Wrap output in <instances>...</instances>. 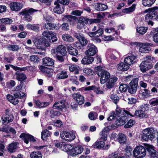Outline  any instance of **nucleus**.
I'll return each instance as SVG.
<instances>
[{
    "instance_id": "f257e3e1",
    "label": "nucleus",
    "mask_w": 158,
    "mask_h": 158,
    "mask_svg": "<svg viewBox=\"0 0 158 158\" xmlns=\"http://www.w3.org/2000/svg\"><path fill=\"white\" fill-rule=\"evenodd\" d=\"M148 104L141 105L139 106V110H135L134 113H132L130 110H125L117 107L116 109V114L114 111H111L107 118V120L111 121L113 120L116 117V124L118 126H120L124 124L127 116L129 115L140 118H147L148 117L147 114L148 110Z\"/></svg>"
},
{
    "instance_id": "f03ea898",
    "label": "nucleus",
    "mask_w": 158,
    "mask_h": 158,
    "mask_svg": "<svg viewBox=\"0 0 158 158\" xmlns=\"http://www.w3.org/2000/svg\"><path fill=\"white\" fill-rule=\"evenodd\" d=\"M142 133L141 138L143 140L147 141L148 139L152 140L155 137L157 131L153 127H148L143 130Z\"/></svg>"
},
{
    "instance_id": "7ed1b4c3",
    "label": "nucleus",
    "mask_w": 158,
    "mask_h": 158,
    "mask_svg": "<svg viewBox=\"0 0 158 158\" xmlns=\"http://www.w3.org/2000/svg\"><path fill=\"white\" fill-rule=\"evenodd\" d=\"M97 74L100 77V82L102 84L105 83L110 77V73L105 70L104 68L101 66H98L96 68Z\"/></svg>"
},
{
    "instance_id": "20e7f679",
    "label": "nucleus",
    "mask_w": 158,
    "mask_h": 158,
    "mask_svg": "<svg viewBox=\"0 0 158 158\" xmlns=\"http://www.w3.org/2000/svg\"><path fill=\"white\" fill-rule=\"evenodd\" d=\"M157 9H158V7H156L153 8H149L146 10L145 11V12L147 13L145 15L146 20H157L158 18V16L156 10Z\"/></svg>"
},
{
    "instance_id": "39448f33",
    "label": "nucleus",
    "mask_w": 158,
    "mask_h": 158,
    "mask_svg": "<svg viewBox=\"0 0 158 158\" xmlns=\"http://www.w3.org/2000/svg\"><path fill=\"white\" fill-rule=\"evenodd\" d=\"M14 95L15 97L10 94H8L6 95V98L10 102L14 105L17 104L19 102L17 98H20L25 96L24 93L22 92L19 93H16L14 94Z\"/></svg>"
},
{
    "instance_id": "423d86ee",
    "label": "nucleus",
    "mask_w": 158,
    "mask_h": 158,
    "mask_svg": "<svg viewBox=\"0 0 158 158\" xmlns=\"http://www.w3.org/2000/svg\"><path fill=\"white\" fill-rule=\"evenodd\" d=\"M146 151L145 148L142 146L136 147L133 151L134 156L136 158H142L145 156Z\"/></svg>"
},
{
    "instance_id": "0eeeda50",
    "label": "nucleus",
    "mask_w": 158,
    "mask_h": 158,
    "mask_svg": "<svg viewBox=\"0 0 158 158\" xmlns=\"http://www.w3.org/2000/svg\"><path fill=\"white\" fill-rule=\"evenodd\" d=\"M37 10L32 8L26 9L23 10L20 13V14L23 16L25 18V20L27 22H30L32 19V17L30 15H32L34 12L37 11Z\"/></svg>"
},
{
    "instance_id": "6e6552de",
    "label": "nucleus",
    "mask_w": 158,
    "mask_h": 158,
    "mask_svg": "<svg viewBox=\"0 0 158 158\" xmlns=\"http://www.w3.org/2000/svg\"><path fill=\"white\" fill-rule=\"evenodd\" d=\"M42 36L48 40H52L53 42H55L57 40L56 33L52 31H45L43 32Z\"/></svg>"
},
{
    "instance_id": "1a4fd4ad",
    "label": "nucleus",
    "mask_w": 158,
    "mask_h": 158,
    "mask_svg": "<svg viewBox=\"0 0 158 158\" xmlns=\"http://www.w3.org/2000/svg\"><path fill=\"white\" fill-rule=\"evenodd\" d=\"M60 135L62 139L67 141H71L75 138V135L74 133L65 131L62 132Z\"/></svg>"
},
{
    "instance_id": "9d476101",
    "label": "nucleus",
    "mask_w": 158,
    "mask_h": 158,
    "mask_svg": "<svg viewBox=\"0 0 158 158\" xmlns=\"http://www.w3.org/2000/svg\"><path fill=\"white\" fill-rule=\"evenodd\" d=\"M66 53L65 48L63 45H59L56 49H52V54L53 56H56L57 55L65 56Z\"/></svg>"
},
{
    "instance_id": "9b49d317",
    "label": "nucleus",
    "mask_w": 158,
    "mask_h": 158,
    "mask_svg": "<svg viewBox=\"0 0 158 158\" xmlns=\"http://www.w3.org/2000/svg\"><path fill=\"white\" fill-rule=\"evenodd\" d=\"M84 148L81 146H75L72 148L69 153V155L71 156L74 157L77 155L81 154L83 152Z\"/></svg>"
},
{
    "instance_id": "f8f14e48",
    "label": "nucleus",
    "mask_w": 158,
    "mask_h": 158,
    "mask_svg": "<svg viewBox=\"0 0 158 158\" xmlns=\"http://www.w3.org/2000/svg\"><path fill=\"white\" fill-rule=\"evenodd\" d=\"M106 56L112 59L115 60L120 57V53L115 50L109 49L106 52Z\"/></svg>"
},
{
    "instance_id": "ddd939ff",
    "label": "nucleus",
    "mask_w": 158,
    "mask_h": 158,
    "mask_svg": "<svg viewBox=\"0 0 158 158\" xmlns=\"http://www.w3.org/2000/svg\"><path fill=\"white\" fill-rule=\"evenodd\" d=\"M87 50L85 52V54L89 56H93L98 52L97 47L93 44L89 43L87 47Z\"/></svg>"
},
{
    "instance_id": "4468645a",
    "label": "nucleus",
    "mask_w": 158,
    "mask_h": 158,
    "mask_svg": "<svg viewBox=\"0 0 158 158\" xmlns=\"http://www.w3.org/2000/svg\"><path fill=\"white\" fill-rule=\"evenodd\" d=\"M9 110H6L5 114H3L1 117V119L3 123H8L12 121L14 117L10 113Z\"/></svg>"
},
{
    "instance_id": "2eb2a0df",
    "label": "nucleus",
    "mask_w": 158,
    "mask_h": 158,
    "mask_svg": "<svg viewBox=\"0 0 158 158\" xmlns=\"http://www.w3.org/2000/svg\"><path fill=\"white\" fill-rule=\"evenodd\" d=\"M121 150L122 149L121 148H118V151L115 152L110 154L108 156V158H127V156L123 155Z\"/></svg>"
},
{
    "instance_id": "dca6fc26",
    "label": "nucleus",
    "mask_w": 158,
    "mask_h": 158,
    "mask_svg": "<svg viewBox=\"0 0 158 158\" xmlns=\"http://www.w3.org/2000/svg\"><path fill=\"white\" fill-rule=\"evenodd\" d=\"M128 90L131 94L135 93L136 91L138 85V81L137 79L132 80L129 83Z\"/></svg>"
},
{
    "instance_id": "f3484780",
    "label": "nucleus",
    "mask_w": 158,
    "mask_h": 158,
    "mask_svg": "<svg viewBox=\"0 0 158 158\" xmlns=\"http://www.w3.org/2000/svg\"><path fill=\"white\" fill-rule=\"evenodd\" d=\"M72 97L80 105L83 104L85 102L84 97L79 93H74L72 95Z\"/></svg>"
},
{
    "instance_id": "a211bd4d",
    "label": "nucleus",
    "mask_w": 158,
    "mask_h": 158,
    "mask_svg": "<svg viewBox=\"0 0 158 158\" xmlns=\"http://www.w3.org/2000/svg\"><path fill=\"white\" fill-rule=\"evenodd\" d=\"M67 105V103L64 100L55 102L53 105L54 109L61 111L63 109L65 108Z\"/></svg>"
},
{
    "instance_id": "6ab92c4d",
    "label": "nucleus",
    "mask_w": 158,
    "mask_h": 158,
    "mask_svg": "<svg viewBox=\"0 0 158 158\" xmlns=\"http://www.w3.org/2000/svg\"><path fill=\"white\" fill-rule=\"evenodd\" d=\"M89 19L87 18L81 17L79 18L77 24V28L81 29L86 25L89 22Z\"/></svg>"
},
{
    "instance_id": "aec40b11",
    "label": "nucleus",
    "mask_w": 158,
    "mask_h": 158,
    "mask_svg": "<svg viewBox=\"0 0 158 158\" xmlns=\"http://www.w3.org/2000/svg\"><path fill=\"white\" fill-rule=\"evenodd\" d=\"M147 148L149 153L150 158H158V152L154 149L153 146L148 145Z\"/></svg>"
},
{
    "instance_id": "412c9836",
    "label": "nucleus",
    "mask_w": 158,
    "mask_h": 158,
    "mask_svg": "<svg viewBox=\"0 0 158 158\" xmlns=\"http://www.w3.org/2000/svg\"><path fill=\"white\" fill-rule=\"evenodd\" d=\"M20 137L24 140V142L26 144L28 143L29 141L33 142L35 141L33 136L28 134H21Z\"/></svg>"
},
{
    "instance_id": "4be33fe9",
    "label": "nucleus",
    "mask_w": 158,
    "mask_h": 158,
    "mask_svg": "<svg viewBox=\"0 0 158 158\" xmlns=\"http://www.w3.org/2000/svg\"><path fill=\"white\" fill-rule=\"evenodd\" d=\"M136 61V57L133 55L126 57L124 60L125 63L127 64L129 67L135 63Z\"/></svg>"
},
{
    "instance_id": "5701e85b",
    "label": "nucleus",
    "mask_w": 158,
    "mask_h": 158,
    "mask_svg": "<svg viewBox=\"0 0 158 158\" xmlns=\"http://www.w3.org/2000/svg\"><path fill=\"white\" fill-rule=\"evenodd\" d=\"M10 6L12 11H18L23 8V5L21 3L14 2L10 3Z\"/></svg>"
},
{
    "instance_id": "b1692460",
    "label": "nucleus",
    "mask_w": 158,
    "mask_h": 158,
    "mask_svg": "<svg viewBox=\"0 0 158 158\" xmlns=\"http://www.w3.org/2000/svg\"><path fill=\"white\" fill-rule=\"evenodd\" d=\"M150 44L148 43H140V48L139 51L141 53H148L149 50V48L148 46H149Z\"/></svg>"
},
{
    "instance_id": "393cba45",
    "label": "nucleus",
    "mask_w": 158,
    "mask_h": 158,
    "mask_svg": "<svg viewBox=\"0 0 158 158\" xmlns=\"http://www.w3.org/2000/svg\"><path fill=\"white\" fill-rule=\"evenodd\" d=\"M78 40L80 44L78 42H75L74 44V46L78 48H81L80 44L81 46H85L88 43V40L83 36H81Z\"/></svg>"
},
{
    "instance_id": "a878e982",
    "label": "nucleus",
    "mask_w": 158,
    "mask_h": 158,
    "mask_svg": "<svg viewBox=\"0 0 158 158\" xmlns=\"http://www.w3.org/2000/svg\"><path fill=\"white\" fill-rule=\"evenodd\" d=\"M54 4L55 6L54 7L53 10L55 13L60 14L64 12V7L62 5H60L58 3L56 4L55 2L54 3Z\"/></svg>"
},
{
    "instance_id": "bb28decb",
    "label": "nucleus",
    "mask_w": 158,
    "mask_h": 158,
    "mask_svg": "<svg viewBox=\"0 0 158 158\" xmlns=\"http://www.w3.org/2000/svg\"><path fill=\"white\" fill-rule=\"evenodd\" d=\"M139 67L141 71L143 73H144L150 69L152 67V65L150 64H148L146 62L143 61L140 64Z\"/></svg>"
},
{
    "instance_id": "cd10ccee",
    "label": "nucleus",
    "mask_w": 158,
    "mask_h": 158,
    "mask_svg": "<svg viewBox=\"0 0 158 158\" xmlns=\"http://www.w3.org/2000/svg\"><path fill=\"white\" fill-rule=\"evenodd\" d=\"M39 69L41 72L46 74L48 77H50L52 76L51 69L41 65L39 67Z\"/></svg>"
},
{
    "instance_id": "c85d7f7f",
    "label": "nucleus",
    "mask_w": 158,
    "mask_h": 158,
    "mask_svg": "<svg viewBox=\"0 0 158 158\" xmlns=\"http://www.w3.org/2000/svg\"><path fill=\"white\" fill-rule=\"evenodd\" d=\"M43 64L46 66H52L54 64V60L49 57H45L42 59Z\"/></svg>"
},
{
    "instance_id": "c756f323",
    "label": "nucleus",
    "mask_w": 158,
    "mask_h": 158,
    "mask_svg": "<svg viewBox=\"0 0 158 158\" xmlns=\"http://www.w3.org/2000/svg\"><path fill=\"white\" fill-rule=\"evenodd\" d=\"M92 31H94L96 37L101 36L103 33V29L98 26H94L92 29Z\"/></svg>"
},
{
    "instance_id": "7c9ffc66",
    "label": "nucleus",
    "mask_w": 158,
    "mask_h": 158,
    "mask_svg": "<svg viewBox=\"0 0 158 158\" xmlns=\"http://www.w3.org/2000/svg\"><path fill=\"white\" fill-rule=\"evenodd\" d=\"M68 77V75L66 71H62L56 74V78L59 80L67 78Z\"/></svg>"
},
{
    "instance_id": "2f4dec72",
    "label": "nucleus",
    "mask_w": 158,
    "mask_h": 158,
    "mask_svg": "<svg viewBox=\"0 0 158 158\" xmlns=\"http://www.w3.org/2000/svg\"><path fill=\"white\" fill-rule=\"evenodd\" d=\"M94 59L92 57L85 56L81 60V63L83 64H88L91 63Z\"/></svg>"
},
{
    "instance_id": "473e14b6",
    "label": "nucleus",
    "mask_w": 158,
    "mask_h": 158,
    "mask_svg": "<svg viewBox=\"0 0 158 158\" xmlns=\"http://www.w3.org/2000/svg\"><path fill=\"white\" fill-rule=\"evenodd\" d=\"M117 68L118 70L124 71L127 70L129 67L127 64L121 62L117 66Z\"/></svg>"
},
{
    "instance_id": "72a5a7b5",
    "label": "nucleus",
    "mask_w": 158,
    "mask_h": 158,
    "mask_svg": "<svg viewBox=\"0 0 158 158\" xmlns=\"http://www.w3.org/2000/svg\"><path fill=\"white\" fill-rule=\"evenodd\" d=\"M117 78L115 77H114L110 78L108 82L106 83V86L107 88L110 89L112 87L114 84V83L117 81Z\"/></svg>"
},
{
    "instance_id": "f704fd0d",
    "label": "nucleus",
    "mask_w": 158,
    "mask_h": 158,
    "mask_svg": "<svg viewBox=\"0 0 158 158\" xmlns=\"http://www.w3.org/2000/svg\"><path fill=\"white\" fill-rule=\"evenodd\" d=\"M35 102L36 106L39 108L45 107L49 104L48 102H41L39 100H35Z\"/></svg>"
},
{
    "instance_id": "c9c22d12",
    "label": "nucleus",
    "mask_w": 158,
    "mask_h": 158,
    "mask_svg": "<svg viewBox=\"0 0 158 158\" xmlns=\"http://www.w3.org/2000/svg\"><path fill=\"white\" fill-rule=\"evenodd\" d=\"M105 143L104 141L97 140L92 145V147L94 148H101L104 147Z\"/></svg>"
},
{
    "instance_id": "e433bc0d",
    "label": "nucleus",
    "mask_w": 158,
    "mask_h": 158,
    "mask_svg": "<svg viewBox=\"0 0 158 158\" xmlns=\"http://www.w3.org/2000/svg\"><path fill=\"white\" fill-rule=\"evenodd\" d=\"M67 49L68 52L71 55L76 56L78 54L77 50L70 45L68 46Z\"/></svg>"
},
{
    "instance_id": "4c0bfd02",
    "label": "nucleus",
    "mask_w": 158,
    "mask_h": 158,
    "mask_svg": "<svg viewBox=\"0 0 158 158\" xmlns=\"http://www.w3.org/2000/svg\"><path fill=\"white\" fill-rule=\"evenodd\" d=\"M95 8L97 10L100 11L106 10L108 7L107 5L105 4L97 3L95 5Z\"/></svg>"
},
{
    "instance_id": "58836bf2",
    "label": "nucleus",
    "mask_w": 158,
    "mask_h": 158,
    "mask_svg": "<svg viewBox=\"0 0 158 158\" xmlns=\"http://www.w3.org/2000/svg\"><path fill=\"white\" fill-rule=\"evenodd\" d=\"M42 156L41 152L39 151H34L30 154L31 158H42Z\"/></svg>"
},
{
    "instance_id": "ea45409f",
    "label": "nucleus",
    "mask_w": 158,
    "mask_h": 158,
    "mask_svg": "<svg viewBox=\"0 0 158 158\" xmlns=\"http://www.w3.org/2000/svg\"><path fill=\"white\" fill-rule=\"evenodd\" d=\"M17 147V143H14L9 145L7 149L9 152L12 153L16 151Z\"/></svg>"
},
{
    "instance_id": "a19ab883",
    "label": "nucleus",
    "mask_w": 158,
    "mask_h": 158,
    "mask_svg": "<svg viewBox=\"0 0 158 158\" xmlns=\"http://www.w3.org/2000/svg\"><path fill=\"white\" fill-rule=\"evenodd\" d=\"M43 27L47 29L53 30L56 29V25L54 23H44Z\"/></svg>"
},
{
    "instance_id": "79ce46f5",
    "label": "nucleus",
    "mask_w": 158,
    "mask_h": 158,
    "mask_svg": "<svg viewBox=\"0 0 158 158\" xmlns=\"http://www.w3.org/2000/svg\"><path fill=\"white\" fill-rule=\"evenodd\" d=\"M118 140L120 144H123L126 141V137L124 134L120 133L118 134Z\"/></svg>"
},
{
    "instance_id": "37998d69",
    "label": "nucleus",
    "mask_w": 158,
    "mask_h": 158,
    "mask_svg": "<svg viewBox=\"0 0 158 158\" xmlns=\"http://www.w3.org/2000/svg\"><path fill=\"white\" fill-rule=\"evenodd\" d=\"M50 132L47 129L43 130L41 132V138L43 140H46L50 135Z\"/></svg>"
},
{
    "instance_id": "c03bdc74",
    "label": "nucleus",
    "mask_w": 158,
    "mask_h": 158,
    "mask_svg": "<svg viewBox=\"0 0 158 158\" xmlns=\"http://www.w3.org/2000/svg\"><path fill=\"white\" fill-rule=\"evenodd\" d=\"M156 0H142V4L145 6H151Z\"/></svg>"
},
{
    "instance_id": "a18cd8bd",
    "label": "nucleus",
    "mask_w": 158,
    "mask_h": 158,
    "mask_svg": "<svg viewBox=\"0 0 158 158\" xmlns=\"http://www.w3.org/2000/svg\"><path fill=\"white\" fill-rule=\"evenodd\" d=\"M148 29L147 27H137L136 31L139 34L143 35L147 32Z\"/></svg>"
},
{
    "instance_id": "49530a36",
    "label": "nucleus",
    "mask_w": 158,
    "mask_h": 158,
    "mask_svg": "<svg viewBox=\"0 0 158 158\" xmlns=\"http://www.w3.org/2000/svg\"><path fill=\"white\" fill-rule=\"evenodd\" d=\"M62 39L64 41L68 42H72L74 41L73 38L69 35L68 34H64L62 35Z\"/></svg>"
},
{
    "instance_id": "de8ad7c7",
    "label": "nucleus",
    "mask_w": 158,
    "mask_h": 158,
    "mask_svg": "<svg viewBox=\"0 0 158 158\" xmlns=\"http://www.w3.org/2000/svg\"><path fill=\"white\" fill-rule=\"evenodd\" d=\"M141 96L144 98H146L152 96L150 91L147 89H144L141 93Z\"/></svg>"
},
{
    "instance_id": "09e8293b",
    "label": "nucleus",
    "mask_w": 158,
    "mask_h": 158,
    "mask_svg": "<svg viewBox=\"0 0 158 158\" xmlns=\"http://www.w3.org/2000/svg\"><path fill=\"white\" fill-rule=\"evenodd\" d=\"M135 4H133L131 7L123 9L122 10V12L126 13L131 12L134 11L135 8Z\"/></svg>"
},
{
    "instance_id": "8fccbe9b",
    "label": "nucleus",
    "mask_w": 158,
    "mask_h": 158,
    "mask_svg": "<svg viewBox=\"0 0 158 158\" xmlns=\"http://www.w3.org/2000/svg\"><path fill=\"white\" fill-rule=\"evenodd\" d=\"M13 22V20L9 18H2L0 19V22L6 24L10 25Z\"/></svg>"
},
{
    "instance_id": "3c124183",
    "label": "nucleus",
    "mask_w": 158,
    "mask_h": 158,
    "mask_svg": "<svg viewBox=\"0 0 158 158\" xmlns=\"http://www.w3.org/2000/svg\"><path fill=\"white\" fill-rule=\"evenodd\" d=\"M16 78L20 81H23L27 78L26 75L23 73H17Z\"/></svg>"
},
{
    "instance_id": "603ef678",
    "label": "nucleus",
    "mask_w": 158,
    "mask_h": 158,
    "mask_svg": "<svg viewBox=\"0 0 158 158\" xmlns=\"http://www.w3.org/2000/svg\"><path fill=\"white\" fill-rule=\"evenodd\" d=\"M105 31L106 32L108 33L113 34V35H114L115 34H117V32L115 29L112 27H107L105 29Z\"/></svg>"
},
{
    "instance_id": "864d4df0",
    "label": "nucleus",
    "mask_w": 158,
    "mask_h": 158,
    "mask_svg": "<svg viewBox=\"0 0 158 158\" xmlns=\"http://www.w3.org/2000/svg\"><path fill=\"white\" fill-rule=\"evenodd\" d=\"M7 48L10 50L13 51H17L19 49V46L15 44L8 45L7 46Z\"/></svg>"
},
{
    "instance_id": "5fc2aeb1",
    "label": "nucleus",
    "mask_w": 158,
    "mask_h": 158,
    "mask_svg": "<svg viewBox=\"0 0 158 158\" xmlns=\"http://www.w3.org/2000/svg\"><path fill=\"white\" fill-rule=\"evenodd\" d=\"M128 88V86L126 84H122L119 87L120 91L121 93L125 92Z\"/></svg>"
},
{
    "instance_id": "6e6d98bb",
    "label": "nucleus",
    "mask_w": 158,
    "mask_h": 158,
    "mask_svg": "<svg viewBox=\"0 0 158 158\" xmlns=\"http://www.w3.org/2000/svg\"><path fill=\"white\" fill-rule=\"evenodd\" d=\"M64 146H63L62 148V147L61 150H62L64 152H69V151L72 148L71 145L69 144H67L64 142Z\"/></svg>"
},
{
    "instance_id": "4d7b16f0",
    "label": "nucleus",
    "mask_w": 158,
    "mask_h": 158,
    "mask_svg": "<svg viewBox=\"0 0 158 158\" xmlns=\"http://www.w3.org/2000/svg\"><path fill=\"white\" fill-rule=\"evenodd\" d=\"M135 123V121L134 120L131 119L128 121L124 127L125 128H130Z\"/></svg>"
},
{
    "instance_id": "13d9d810",
    "label": "nucleus",
    "mask_w": 158,
    "mask_h": 158,
    "mask_svg": "<svg viewBox=\"0 0 158 158\" xmlns=\"http://www.w3.org/2000/svg\"><path fill=\"white\" fill-rule=\"evenodd\" d=\"M149 103L153 106L158 105V98L151 99L149 101Z\"/></svg>"
},
{
    "instance_id": "bf43d9fd",
    "label": "nucleus",
    "mask_w": 158,
    "mask_h": 158,
    "mask_svg": "<svg viewBox=\"0 0 158 158\" xmlns=\"http://www.w3.org/2000/svg\"><path fill=\"white\" fill-rule=\"evenodd\" d=\"M30 60L34 63H38L40 61V58L35 55L31 56L30 57Z\"/></svg>"
},
{
    "instance_id": "052dcab7",
    "label": "nucleus",
    "mask_w": 158,
    "mask_h": 158,
    "mask_svg": "<svg viewBox=\"0 0 158 158\" xmlns=\"http://www.w3.org/2000/svg\"><path fill=\"white\" fill-rule=\"evenodd\" d=\"M111 100L115 104H116L119 100V98L116 94H112L110 96Z\"/></svg>"
},
{
    "instance_id": "680f3d73",
    "label": "nucleus",
    "mask_w": 158,
    "mask_h": 158,
    "mask_svg": "<svg viewBox=\"0 0 158 158\" xmlns=\"http://www.w3.org/2000/svg\"><path fill=\"white\" fill-rule=\"evenodd\" d=\"M97 114L96 112H91L89 114V118L90 119L94 120L97 118Z\"/></svg>"
},
{
    "instance_id": "e2e57ef3",
    "label": "nucleus",
    "mask_w": 158,
    "mask_h": 158,
    "mask_svg": "<svg viewBox=\"0 0 158 158\" xmlns=\"http://www.w3.org/2000/svg\"><path fill=\"white\" fill-rule=\"evenodd\" d=\"M79 67L76 65L72 64L69 67V69L71 72H73L76 70H78Z\"/></svg>"
},
{
    "instance_id": "0e129e2a",
    "label": "nucleus",
    "mask_w": 158,
    "mask_h": 158,
    "mask_svg": "<svg viewBox=\"0 0 158 158\" xmlns=\"http://www.w3.org/2000/svg\"><path fill=\"white\" fill-rule=\"evenodd\" d=\"M69 0H57L55 2V3H58L59 4H60L62 5H67L69 3Z\"/></svg>"
},
{
    "instance_id": "69168bd1",
    "label": "nucleus",
    "mask_w": 158,
    "mask_h": 158,
    "mask_svg": "<svg viewBox=\"0 0 158 158\" xmlns=\"http://www.w3.org/2000/svg\"><path fill=\"white\" fill-rule=\"evenodd\" d=\"M15 85V82L13 80H10L6 83V85L9 88H11Z\"/></svg>"
},
{
    "instance_id": "338daca9",
    "label": "nucleus",
    "mask_w": 158,
    "mask_h": 158,
    "mask_svg": "<svg viewBox=\"0 0 158 158\" xmlns=\"http://www.w3.org/2000/svg\"><path fill=\"white\" fill-rule=\"evenodd\" d=\"M154 60V58L151 56H147L144 58V60L143 61L146 62V63H151Z\"/></svg>"
},
{
    "instance_id": "774afa93",
    "label": "nucleus",
    "mask_w": 158,
    "mask_h": 158,
    "mask_svg": "<svg viewBox=\"0 0 158 158\" xmlns=\"http://www.w3.org/2000/svg\"><path fill=\"white\" fill-rule=\"evenodd\" d=\"M82 13V12L81 11L76 10L72 11L71 14L74 15L80 16Z\"/></svg>"
}]
</instances>
